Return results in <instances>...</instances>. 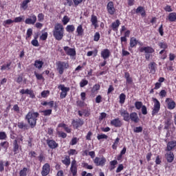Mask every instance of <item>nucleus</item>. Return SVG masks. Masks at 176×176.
<instances>
[{"label": "nucleus", "instance_id": "nucleus-1", "mask_svg": "<svg viewBox=\"0 0 176 176\" xmlns=\"http://www.w3.org/2000/svg\"><path fill=\"white\" fill-rule=\"evenodd\" d=\"M54 37L56 41H61L64 37V26L61 23H56L53 30Z\"/></svg>", "mask_w": 176, "mask_h": 176}, {"label": "nucleus", "instance_id": "nucleus-2", "mask_svg": "<svg viewBox=\"0 0 176 176\" xmlns=\"http://www.w3.org/2000/svg\"><path fill=\"white\" fill-rule=\"evenodd\" d=\"M39 117V113L38 112H29L26 116L25 119L28 120V123L30 124L31 129H34L36 126V118Z\"/></svg>", "mask_w": 176, "mask_h": 176}, {"label": "nucleus", "instance_id": "nucleus-3", "mask_svg": "<svg viewBox=\"0 0 176 176\" xmlns=\"http://www.w3.org/2000/svg\"><path fill=\"white\" fill-rule=\"evenodd\" d=\"M56 69L60 75L64 74V69L69 68V64L67 62L58 61L56 63Z\"/></svg>", "mask_w": 176, "mask_h": 176}, {"label": "nucleus", "instance_id": "nucleus-4", "mask_svg": "<svg viewBox=\"0 0 176 176\" xmlns=\"http://www.w3.org/2000/svg\"><path fill=\"white\" fill-rule=\"evenodd\" d=\"M153 101L154 102V107L152 111V115L153 116H155V115L157 114L159 111H160V102L155 98H153Z\"/></svg>", "mask_w": 176, "mask_h": 176}, {"label": "nucleus", "instance_id": "nucleus-5", "mask_svg": "<svg viewBox=\"0 0 176 176\" xmlns=\"http://www.w3.org/2000/svg\"><path fill=\"white\" fill-rule=\"evenodd\" d=\"M58 89H60L62 91L60 93V98L61 99L65 98V97H67V93H68V91H69V87H67L64 85H60L58 87Z\"/></svg>", "mask_w": 176, "mask_h": 176}, {"label": "nucleus", "instance_id": "nucleus-6", "mask_svg": "<svg viewBox=\"0 0 176 176\" xmlns=\"http://www.w3.org/2000/svg\"><path fill=\"white\" fill-rule=\"evenodd\" d=\"M63 50L67 56H71L72 57L76 56V51L75 50V48H69V47L65 46L63 47Z\"/></svg>", "mask_w": 176, "mask_h": 176}, {"label": "nucleus", "instance_id": "nucleus-7", "mask_svg": "<svg viewBox=\"0 0 176 176\" xmlns=\"http://www.w3.org/2000/svg\"><path fill=\"white\" fill-rule=\"evenodd\" d=\"M94 163L96 166H104L107 163V159L105 157H96L94 160Z\"/></svg>", "mask_w": 176, "mask_h": 176}, {"label": "nucleus", "instance_id": "nucleus-8", "mask_svg": "<svg viewBox=\"0 0 176 176\" xmlns=\"http://www.w3.org/2000/svg\"><path fill=\"white\" fill-rule=\"evenodd\" d=\"M25 24H32L34 25L36 23V16L32 14L30 18H28L25 21Z\"/></svg>", "mask_w": 176, "mask_h": 176}, {"label": "nucleus", "instance_id": "nucleus-9", "mask_svg": "<svg viewBox=\"0 0 176 176\" xmlns=\"http://www.w3.org/2000/svg\"><path fill=\"white\" fill-rule=\"evenodd\" d=\"M107 10L109 14H115V7L113 6V2L110 1L107 3Z\"/></svg>", "mask_w": 176, "mask_h": 176}, {"label": "nucleus", "instance_id": "nucleus-10", "mask_svg": "<svg viewBox=\"0 0 176 176\" xmlns=\"http://www.w3.org/2000/svg\"><path fill=\"white\" fill-rule=\"evenodd\" d=\"M70 171L73 176H76L78 173V168L76 166V161L74 160L72 162Z\"/></svg>", "mask_w": 176, "mask_h": 176}, {"label": "nucleus", "instance_id": "nucleus-11", "mask_svg": "<svg viewBox=\"0 0 176 176\" xmlns=\"http://www.w3.org/2000/svg\"><path fill=\"white\" fill-rule=\"evenodd\" d=\"M111 126H114V127H122L123 123L119 118H117L111 121Z\"/></svg>", "mask_w": 176, "mask_h": 176}, {"label": "nucleus", "instance_id": "nucleus-12", "mask_svg": "<svg viewBox=\"0 0 176 176\" xmlns=\"http://www.w3.org/2000/svg\"><path fill=\"white\" fill-rule=\"evenodd\" d=\"M120 113L125 122H130V113H129V111L126 110H121Z\"/></svg>", "mask_w": 176, "mask_h": 176}, {"label": "nucleus", "instance_id": "nucleus-13", "mask_svg": "<svg viewBox=\"0 0 176 176\" xmlns=\"http://www.w3.org/2000/svg\"><path fill=\"white\" fill-rule=\"evenodd\" d=\"M140 53L151 54L155 52V50L151 47H142L139 49Z\"/></svg>", "mask_w": 176, "mask_h": 176}, {"label": "nucleus", "instance_id": "nucleus-14", "mask_svg": "<svg viewBox=\"0 0 176 176\" xmlns=\"http://www.w3.org/2000/svg\"><path fill=\"white\" fill-rule=\"evenodd\" d=\"M50 173V165L49 164H45L43 166L41 174L43 176H46Z\"/></svg>", "mask_w": 176, "mask_h": 176}, {"label": "nucleus", "instance_id": "nucleus-15", "mask_svg": "<svg viewBox=\"0 0 176 176\" xmlns=\"http://www.w3.org/2000/svg\"><path fill=\"white\" fill-rule=\"evenodd\" d=\"M47 144L50 149H56V148L58 147V144L53 140H47Z\"/></svg>", "mask_w": 176, "mask_h": 176}, {"label": "nucleus", "instance_id": "nucleus-16", "mask_svg": "<svg viewBox=\"0 0 176 176\" xmlns=\"http://www.w3.org/2000/svg\"><path fill=\"white\" fill-rule=\"evenodd\" d=\"M129 120H131V122H133L134 123H138V122H140L138 114L135 112L131 113L129 116Z\"/></svg>", "mask_w": 176, "mask_h": 176}, {"label": "nucleus", "instance_id": "nucleus-17", "mask_svg": "<svg viewBox=\"0 0 176 176\" xmlns=\"http://www.w3.org/2000/svg\"><path fill=\"white\" fill-rule=\"evenodd\" d=\"M166 102L168 105V109H174L175 108V102L171 98H166Z\"/></svg>", "mask_w": 176, "mask_h": 176}, {"label": "nucleus", "instance_id": "nucleus-18", "mask_svg": "<svg viewBox=\"0 0 176 176\" xmlns=\"http://www.w3.org/2000/svg\"><path fill=\"white\" fill-rule=\"evenodd\" d=\"M109 56H111V52L108 49H104L101 52V56L104 60H107V58H109Z\"/></svg>", "mask_w": 176, "mask_h": 176}, {"label": "nucleus", "instance_id": "nucleus-19", "mask_svg": "<svg viewBox=\"0 0 176 176\" xmlns=\"http://www.w3.org/2000/svg\"><path fill=\"white\" fill-rule=\"evenodd\" d=\"M83 120L78 119V120H74L72 121V125L74 126V127H76V129H78V127H82V126H83Z\"/></svg>", "mask_w": 176, "mask_h": 176}, {"label": "nucleus", "instance_id": "nucleus-20", "mask_svg": "<svg viewBox=\"0 0 176 176\" xmlns=\"http://www.w3.org/2000/svg\"><path fill=\"white\" fill-rule=\"evenodd\" d=\"M176 146V141H170L168 142L167 146H166V151H173L174 148Z\"/></svg>", "mask_w": 176, "mask_h": 176}, {"label": "nucleus", "instance_id": "nucleus-21", "mask_svg": "<svg viewBox=\"0 0 176 176\" xmlns=\"http://www.w3.org/2000/svg\"><path fill=\"white\" fill-rule=\"evenodd\" d=\"M17 126L19 129H21V130H28V129H30V126L26 123H24V122H18Z\"/></svg>", "mask_w": 176, "mask_h": 176}, {"label": "nucleus", "instance_id": "nucleus-22", "mask_svg": "<svg viewBox=\"0 0 176 176\" xmlns=\"http://www.w3.org/2000/svg\"><path fill=\"white\" fill-rule=\"evenodd\" d=\"M19 143H17V140H14L13 142V152L14 153V155H17V153H19Z\"/></svg>", "mask_w": 176, "mask_h": 176}, {"label": "nucleus", "instance_id": "nucleus-23", "mask_svg": "<svg viewBox=\"0 0 176 176\" xmlns=\"http://www.w3.org/2000/svg\"><path fill=\"white\" fill-rule=\"evenodd\" d=\"M124 78L126 80V83H128V85H131V83H133V78L131 77H130V74L129 72H125L124 73Z\"/></svg>", "mask_w": 176, "mask_h": 176}, {"label": "nucleus", "instance_id": "nucleus-24", "mask_svg": "<svg viewBox=\"0 0 176 176\" xmlns=\"http://www.w3.org/2000/svg\"><path fill=\"white\" fill-rule=\"evenodd\" d=\"M148 68L151 69V74H155L156 72V63L154 62H151L148 65Z\"/></svg>", "mask_w": 176, "mask_h": 176}, {"label": "nucleus", "instance_id": "nucleus-25", "mask_svg": "<svg viewBox=\"0 0 176 176\" xmlns=\"http://www.w3.org/2000/svg\"><path fill=\"white\" fill-rule=\"evenodd\" d=\"M120 25V21L119 20H116L115 22H113L111 25L112 30L113 31H117L118 28H119V26Z\"/></svg>", "mask_w": 176, "mask_h": 176}, {"label": "nucleus", "instance_id": "nucleus-26", "mask_svg": "<svg viewBox=\"0 0 176 176\" xmlns=\"http://www.w3.org/2000/svg\"><path fill=\"white\" fill-rule=\"evenodd\" d=\"M166 156L168 163H172L173 160H174V153L170 151L168 153H166Z\"/></svg>", "mask_w": 176, "mask_h": 176}, {"label": "nucleus", "instance_id": "nucleus-27", "mask_svg": "<svg viewBox=\"0 0 176 176\" xmlns=\"http://www.w3.org/2000/svg\"><path fill=\"white\" fill-rule=\"evenodd\" d=\"M91 21L92 23V25H94L95 27V28H97V27H98V25L97 24L98 23V20L97 19L96 16L92 15Z\"/></svg>", "mask_w": 176, "mask_h": 176}, {"label": "nucleus", "instance_id": "nucleus-28", "mask_svg": "<svg viewBox=\"0 0 176 176\" xmlns=\"http://www.w3.org/2000/svg\"><path fill=\"white\" fill-rule=\"evenodd\" d=\"M138 43V41L135 37H131L130 39V46L131 47H135Z\"/></svg>", "mask_w": 176, "mask_h": 176}, {"label": "nucleus", "instance_id": "nucleus-29", "mask_svg": "<svg viewBox=\"0 0 176 176\" xmlns=\"http://www.w3.org/2000/svg\"><path fill=\"white\" fill-rule=\"evenodd\" d=\"M76 32L78 34V36H82V35H83V27L82 26V25H80L78 26L77 29H76Z\"/></svg>", "mask_w": 176, "mask_h": 176}, {"label": "nucleus", "instance_id": "nucleus-30", "mask_svg": "<svg viewBox=\"0 0 176 176\" xmlns=\"http://www.w3.org/2000/svg\"><path fill=\"white\" fill-rule=\"evenodd\" d=\"M34 67L38 68V69H41L42 67H43V61L42 60H36L34 63Z\"/></svg>", "mask_w": 176, "mask_h": 176}, {"label": "nucleus", "instance_id": "nucleus-31", "mask_svg": "<svg viewBox=\"0 0 176 176\" xmlns=\"http://www.w3.org/2000/svg\"><path fill=\"white\" fill-rule=\"evenodd\" d=\"M30 0H24L21 5V8H22L23 10H27V8H28V3H30Z\"/></svg>", "mask_w": 176, "mask_h": 176}, {"label": "nucleus", "instance_id": "nucleus-32", "mask_svg": "<svg viewBox=\"0 0 176 176\" xmlns=\"http://www.w3.org/2000/svg\"><path fill=\"white\" fill-rule=\"evenodd\" d=\"M168 20L169 21H175L176 20V13L175 12H171L168 15Z\"/></svg>", "mask_w": 176, "mask_h": 176}, {"label": "nucleus", "instance_id": "nucleus-33", "mask_svg": "<svg viewBox=\"0 0 176 176\" xmlns=\"http://www.w3.org/2000/svg\"><path fill=\"white\" fill-rule=\"evenodd\" d=\"M135 13H141L142 16H145V10H144L142 6H139L136 9Z\"/></svg>", "mask_w": 176, "mask_h": 176}, {"label": "nucleus", "instance_id": "nucleus-34", "mask_svg": "<svg viewBox=\"0 0 176 176\" xmlns=\"http://www.w3.org/2000/svg\"><path fill=\"white\" fill-rule=\"evenodd\" d=\"M41 105H43V106L49 105L50 108H53L54 107V101L51 100L50 102H44L41 103Z\"/></svg>", "mask_w": 176, "mask_h": 176}, {"label": "nucleus", "instance_id": "nucleus-35", "mask_svg": "<svg viewBox=\"0 0 176 176\" xmlns=\"http://www.w3.org/2000/svg\"><path fill=\"white\" fill-rule=\"evenodd\" d=\"M66 31L67 32H74L75 31V26L74 25H68L66 27Z\"/></svg>", "mask_w": 176, "mask_h": 176}, {"label": "nucleus", "instance_id": "nucleus-36", "mask_svg": "<svg viewBox=\"0 0 176 176\" xmlns=\"http://www.w3.org/2000/svg\"><path fill=\"white\" fill-rule=\"evenodd\" d=\"M62 162L63 164H65V166H69V164H71V160L69 157H66L65 160H62Z\"/></svg>", "mask_w": 176, "mask_h": 176}, {"label": "nucleus", "instance_id": "nucleus-37", "mask_svg": "<svg viewBox=\"0 0 176 176\" xmlns=\"http://www.w3.org/2000/svg\"><path fill=\"white\" fill-rule=\"evenodd\" d=\"M69 17L68 16L65 15L63 16V19H62V23H63V25H67L68 23H69Z\"/></svg>", "mask_w": 176, "mask_h": 176}, {"label": "nucleus", "instance_id": "nucleus-38", "mask_svg": "<svg viewBox=\"0 0 176 176\" xmlns=\"http://www.w3.org/2000/svg\"><path fill=\"white\" fill-rule=\"evenodd\" d=\"M10 65H12V62H10L7 65H4L1 66V70L5 71V69H10Z\"/></svg>", "mask_w": 176, "mask_h": 176}, {"label": "nucleus", "instance_id": "nucleus-39", "mask_svg": "<svg viewBox=\"0 0 176 176\" xmlns=\"http://www.w3.org/2000/svg\"><path fill=\"white\" fill-rule=\"evenodd\" d=\"M87 85H89V81L86 79H82L80 82V87H85Z\"/></svg>", "mask_w": 176, "mask_h": 176}, {"label": "nucleus", "instance_id": "nucleus-40", "mask_svg": "<svg viewBox=\"0 0 176 176\" xmlns=\"http://www.w3.org/2000/svg\"><path fill=\"white\" fill-rule=\"evenodd\" d=\"M125 100H126V95L124 94H121L120 95V103L124 104Z\"/></svg>", "mask_w": 176, "mask_h": 176}, {"label": "nucleus", "instance_id": "nucleus-41", "mask_svg": "<svg viewBox=\"0 0 176 176\" xmlns=\"http://www.w3.org/2000/svg\"><path fill=\"white\" fill-rule=\"evenodd\" d=\"M24 20V16L16 17L14 20V23H21Z\"/></svg>", "mask_w": 176, "mask_h": 176}, {"label": "nucleus", "instance_id": "nucleus-42", "mask_svg": "<svg viewBox=\"0 0 176 176\" xmlns=\"http://www.w3.org/2000/svg\"><path fill=\"white\" fill-rule=\"evenodd\" d=\"M27 168H23L19 172V176H27Z\"/></svg>", "mask_w": 176, "mask_h": 176}, {"label": "nucleus", "instance_id": "nucleus-43", "mask_svg": "<svg viewBox=\"0 0 176 176\" xmlns=\"http://www.w3.org/2000/svg\"><path fill=\"white\" fill-rule=\"evenodd\" d=\"M44 116H50L52 115V109H47L42 111Z\"/></svg>", "mask_w": 176, "mask_h": 176}, {"label": "nucleus", "instance_id": "nucleus-44", "mask_svg": "<svg viewBox=\"0 0 176 176\" xmlns=\"http://www.w3.org/2000/svg\"><path fill=\"white\" fill-rule=\"evenodd\" d=\"M34 75L38 80H42V79L43 80H45V78H43V76H42V74H38L36 72H34Z\"/></svg>", "mask_w": 176, "mask_h": 176}, {"label": "nucleus", "instance_id": "nucleus-45", "mask_svg": "<svg viewBox=\"0 0 176 176\" xmlns=\"http://www.w3.org/2000/svg\"><path fill=\"white\" fill-rule=\"evenodd\" d=\"M158 45L160 47V49H164V50L167 49L168 47L167 43H160Z\"/></svg>", "mask_w": 176, "mask_h": 176}, {"label": "nucleus", "instance_id": "nucleus-46", "mask_svg": "<svg viewBox=\"0 0 176 176\" xmlns=\"http://www.w3.org/2000/svg\"><path fill=\"white\" fill-rule=\"evenodd\" d=\"M97 138L98 140H107L108 138V135L105 134L98 135Z\"/></svg>", "mask_w": 176, "mask_h": 176}, {"label": "nucleus", "instance_id": "nucleus-47", "mask_svg": "<svg viewBox=\"0 0 176 176\" xmlns=\"http://www.w3.org/2000/svg\"><path fill=\"white\" fill-rule=\"evenodd\" d=\"M135 106L136 109H141V108H142V102H136L135 103Z\"/></svg>", "mask_w": 176, "mask_h": 176}, {"label": "nucleus", "instance_id": "nucleus-48", "mask_svg": "<svg viewBox=\"0 0 176 176\" xmlns=\"http://www.w3.org/2000/svg\"><path fill=\"white\" fill-rule=\"evenodd\" d=\"M142 126H137L134 128L133 131L134 133H142Z\"/></svg>", "mask_w": 176, "mask_h": 176}, {"label": "nucleus", "instance_id": "nucleus-49", "mask_svg": "<svg viewBox=\"0 0 176 176\" xmlns=\"http://www.w3.org/2000/svg\"><path fill=\"white\" fill-rule=\"evenodd\" d=\"M98 90H100V85H95L91 89V92L96 93Z\"/></svg>", "mask_w": 176, "mask_h": 176}, {"label": "nucleus", "instance_id": "nucleus-50", "mask_svg": "<svg viewBox=\"0 0 176 176\" xmlns=\"http://www.w3.org/2000/svg\"><path fill=\"white\" fill-rule=\"evenodd\" d=\"M8 136L6 135V132H0V140H6Z\"/></svg>", "mask_w": 176, "mask_h": 176}, {"label": "nucleus", "instance_id": "nucleus-51", "mask_svg": "<svg viewBox=\"0 0 176 176\" xmlns=\"http://www.w3.org/2000/svg\"><path fill=\"white\" fill-rule=\"evenodd\" d=\"M40 39H41V41H46V39H47V32L43 33L40 36Z\"/></svg>", "mask_w": 176, "mask_h": 176}, {"label": "nucleus", "instance_id": "nucleus-52", "mask_svg": "<svg viewBox=\"0 0 176 176\" xmlns=\"http://www.w3.org/2000/svg\"><path fill=\"white\" fill-rule=\"evenodd\" d=\"M0 146H2L3 148H5L7 149L8 146H9V142H3L0 144Z\"/></svg>", "mask_w": 176, "mask_h": 176}, {"label": "nucleus", "instance_id": "nucleus-53", "mask_svg": "<svg viewBox=\"0 0 176 176\" xmlns=\"http://www.w3.org/2000/svg\"><path fill=\"white\" fill-rule=\"evenodd\" d=\"M142 113L143 115H146L148 113V110L146 109V106L143 105L142 107Z\"/></svg>", "mask_w": 176, "mask_h": 176}, {"label": "nucleus", "instance_id": "nucleus-54", "mask_svg": "<svg viewBox=\"0 0 176 176\" xmlns=\"http://www.w3.org/2000/svg\"><path fill=\"white\" fill-rule=\"evenodd\" d=\"M95 42H98L100 41V33L96 32L94 35V39Z\"/></svg>", "mask_w": 176, "mask_h": 176}, {"label": "nucleus", "instance_id": "nucleus-55", "mask_svg": "<svg viewBox=\"0 0 176 176\" xmlns=\"http://www.w3.org/2000/svg\"><path fill=\"white\" fill-rule=\"evenodd\" d=\"M30 90L31 89H23L20 91V93L21 94H29Z\"/></svg>", "mask_w": 176, "mask_h": 176}, {"label": "nucleus", "instance_id": "nucleus-56", "mask_svg": "<svg viewBox=\"0 0 176 176\" xmlns=\"http://www.w3.org/2000/svg\"><path fill=\"white\" fill-rule=\"evenodd\" d=\"M160 97H166V96H167V92L166 91V90L162 89L160 92Z\"/></svg>", "mask_w": 176, "mask_h": 176}, {"label": "nucleus", "instance_id": "nucleus-57", "mask_svg": "<svg viewBox=\"0 0 176 176\" xmlns=\"http://www.w3.org/2000/svg\"><path fill=\"white\" fill-rule=\"evenodd\" d=\"M92 135H93V133H91V131H89L86 136V140H88V141H90L91 140Z\"/></svg>", "mask_w": 176, "mask_h": 176}, {"label": "nucleus", "instance_id": "nucleus-58", "mask_svg": "<svg viewBox=\"0 0 176 176\" xmlns=\"http://www.w3.org/2000/svg\"><path fill=\"white\" fill-rule=\"evenodd\" d=\"M45 16L43 15V14L40 13L38 14V21H43V19H44Z\"/></svg>", "mask_w": 176, "mask_h": 176}, {"label": "nucleus", "instance_id": "nucleus-59", "mask_svg": "<svg viewBox=\"0 0 176 176\" xmlns=\"http://www.w3.org/2000/svg\"><path fill=\"white\" fill-rule=\"evenodd\" d=\"M107 118V114L105 113H101L99 116V120H102V119H105Z\"/></svg>", "mask_w": 176, "mask_h": 176}, {"label": "nucleus", "instance_id": "nucleus-60", "mask_svg": "<svg viewBox=\"0 0 176 176\" xmlns=\"http://www.w3.org/2000/svg\"><path fill=\"white\" fill-rule=\"evenodd\" d=\"M123 168H124L123 164H120L116 169V173H120V171H122Z\"/></svg>", "mask_w": 176, "mask_h": 176}, {"label": "nucleus", "instance_id": "nucleus-61", "mask_svg": "<svg viewBox=\"0 0 176 176\" xmlns=\"http://www.w3.org/2000/svg\"><path fill=\"white\" fill-rule=\"evenodd\" d=\"M73 1L75 6H78V5H80V3H82V2H83V0H73Z\"/></svg>", "mask_w": 176, "mask_h": 176}, {"label": "nucleus", "instance_id": "nucleus-62", "mask_svg": "<svg viewBox=\"0 0 176 176\" xmlns=\"http://www.w3.org/2000/svg\"><path fill=\"white\" fill-rule=\"evenodd\" d=\"M32 45H33V46H39V43L38 42V40L34 39L32 41Z\"/></svg>", "mask_w": 176, "mask_h": 176}, {"label": "nucleus", "instance_id": "nucleus-63", "mask_svg": "<svg viewBox=\"0 0 176 176\" xmlns=\"http://www.w3.org/2000/svg\"><path fill=\"white\" fill-rule=\"evenodd\" d=\"M27 35L28 36L26 38H30V36H31V35H32V29L29 28L27 31Z\"/></svg>", "mask_w": 176, "mask_h": 176}, {"label": "nucleus", "instance_id": "nucleus-64", "mask_svg": "<svg viewBox=\"0 0 176 176\" xmlns=\"http://www.w3.org/2000/svg\"><path fill=\"white\" fill-rule=\"evenodd\" d=\"M49 91H43V92H41V96L45 98V97L47 96V94H49Z\"/></svg>", "mask_w": 176, "mask_h": 176}]
</instances>
